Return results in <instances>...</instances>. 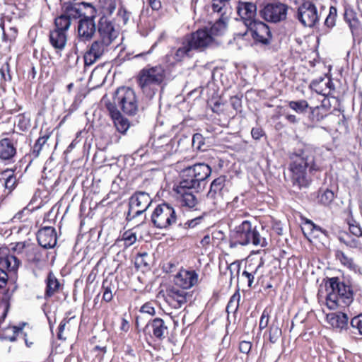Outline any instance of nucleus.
<instances>
[{
  "instance_id": "obj_35",
  "label": "nucleus",
  "mask_w": 362,
  "mask_h": 362,
  "mask_svg": "<svg viewBox=\"0 0 362 362\" xmlns=\"http://www.w3.org/2000/svg\"><path fill=\"white\" fill-rule=\"evenodd\" d=\"M192 50H193L192 47L189 45L188 41L185 38L182 46L175 50L173 58L176 62H181L185 57L189 56Z\"/></svg>"
},
{
  "instance_id": "obj_48",
  "label": "nucleus",
  "mask_w": 362,
  "mask_h": 362,
  "mask_svg": "<svg viewBox=\"0 0 362 362\" xmlns=\"http://www.w3.org/2000/svg\"><path fill=\"white\" fill-rule=\"evenodd\" d=\"M337 16V8L334 6H331L329 8V14L325 19V25L328 28H333L335 25Z\"/></svg>"
},
{
  "instance_id": "obj_41",
  "label": "nucleus",
  "mask_w": 362,
  "mask_h": 362,
  "mask_svg": "<svg viewBox=\"0 0 362 362\" xmlns=\"http://www.w3.org/2000/svg\"><path fill=\"white\" fill-rule=\"evenodd\" d=\"M288 107L297 113L302 114L306 112L307 109L309 107V105L305 100H300L297 101H290Z\"/></svg>"
},
{
  "instance_id": "obj_18",
  "label": "nucleus",
  "mask_w": 362,
  "mask_h": 362,
  "mask_svg": "<svg viewBox=\"0 0 362 362\" xmlns=\"http://www.w3.org/2000/svg\"><path fill=\"white\" fill-rule=\"evenodd\" d=\"M105 107L109 112L117 130L119 133L124 134L130 127L129 119L122 115L119 110H118L115 105H112V102L109 101L106 103Z\"/></svg>"
},
{
  "instance_id": "obj_6",
  "label": "nucleus",
  "mask_w": 362,
  "mask_h": 362,
  "mask_svg": "<svg viewBox=\"0 0 362 362\" xmlns=\"http://www.w3.org/2000/svg\"><path fill=\"white\" fill-rule=\"evenodd\" d=\"M165 78L164 69L160 66L144 68L139 74L137 82L142 91L147 95H153L156 87L159 86Z\"/></svg>"
},
{
  "instance_id": "obj_56",
  "label": "nucleus",
  "mask_w": 362,
  "mask_h": 362,
  "mask_svg": "<svg viewBox=\"0 0 362 362\" xmlns=\"http://www.w3.org/2000/svg\"><path fill=\"white\" fill-rule=\"evenodd\" d=\"M117 16L122 18L124 24L125 25L129 20L131 12L128 11L124 6H121L118 9Z\"/></svg>"
},
{
  "instance_id": "obj_26",
  "label": "nucleus",
  "mask_w": 362,
  "mask_h": 362,
  "mask_svg": "<svg viewBox=\"0 0 362 362\" xmlns=\"http://www.w3.org/2000/svg\"><path fill=\"white\" fill-rule=\"evenodd\" d=\"M146 328H151L153 336L159 340H163L168 334V327L164 320L161 318L156 317L150 321Z\"/></svg>"
},
{
  "instance_id": "obj_27",
  "label": "nucleus",
  "mask_w": 362,
  "mask_h": 362,
  "mask_svg": "<svg viewBox=\"0 0 362 362\" xmlns=\"http://www.w3.org/2000/svg\"><path fill=\"white\" fill-rule=\"evenodd\" d=\"M49 40L55 49L62 51L66 46L67 35L66 33L54 29L49 32Z\"/></svg>"
},
{
  "instance_id": "obj_20",
  "label": "nucleus",
  "mask_w": 362,
  "mask_h": 362,
  "mask_svg": "<svg viewBox=\"0 0 362 362\" xmlns=\"http://www.w3.org/2000/svg\"><path fill=\"white\" fill-rule=\"evenodd\" d=\"M38 244L44 248H52L57 244L55 228L50 226L41 228L37 233Z\"/></svg>"
},
{
  "instance_id": "obj_24",
  "label": "nucleus",
  "mask_w": 362,
  "mask_h": 362,
  "mask_svg": "<svg viewBox=\"0 0 362 362\" xmlns=\"http://www.w3.org/2000/svg\"><path fill=\"white\" fill-rule=\"evenodd\" d=\"M173 281L175 286L182 290L189 289L197 284L198 275L197 273H177Z\"/></svg>"
},
{
  "instance_id": "obj_37",
  "label": "nucleus",
  "mask_w": 362,
  "mask_h": 362,
  "mask_svg": "<svg viewBox=\"0 0 362 362\" xmlns=\"http://www.w3.org/2000/svg\"><path fill=\"white\" fill-rule=\"evenodd\" d=\"M14 123L22 132L28 131L30 127V117L26 113L19 114L16 117Z\"/></svg>"
},
{
  "instance_id": "obj_34",
  "label": "nucleus",
  "mask_w": 362,
  "mask_h": 362,
  "mask_svg": "<svg viewBox=\"0 0 362 362\" xmlns=\"http://www.w3.org/2000/svg\"><path fill=\"white\" fill-rule=\"evenodd\" d=\"M49 136H50L49 133L42 134V132H40V137L37 139L35 144L33 145V146L32 148V154L35 158L38 157L41 150L42 149L44 146L46 144Z\"/></svg>"
},
{
  "instance_id": "obj_32",
  "label": "nucleus",
  "mask_w": 362,
  "mask_h": 362,
  "mask_svg": "<svg viewBox=\"0 0 362 362\" xmlns=\"http://www.w3.org/2000/svg\"><path fill=\"white\" fill-rule=\"evenodd\" d=\"M2 175L5 176L4 185L6 189L8 190V193L11 192L17 186L18 180L16 176L14 175V172L11 169H6Z\"/></svg>"
},
{
  "instance_id": "obj_3",
  "label": "nucleus",
  "mask_w": 362,
  "mask_h": 362,
  "mask_svg": "<svg viewBox=\"0 0 362 362\" xmlns=\"http://www.w3.org/2000/svg\"><path fill=\"white\" fill-rule=\"evenodd\" d=\"M237 223V221H232L230 223H228L230 228V247L245 245L250 243L254 245L261 247L267 245V240L262 237L256 228H252L250 221H243L238 225Z\"/></svg>"
},
{
  "instance_id": "obj_60",
  "label": "nucleus",
  "mask_w": 362,
  "mask_h": 362,
  "mask_svg": "<svg viewBox=\"0 0 362 362\" xmlns=\"http://www.w3.org/2000/svg\"><path fill=\"white\" fill-rule=\"evenodd\" d=\"M252 347V344L250 341H243L240 343L239 349L242 353L247 354Z\"/></svg>"
},
{
  "instance_id": "obj_15",
  "label": "nucleus",
  "mask_w": 362,
  "mask_h": 362,
  "mask_svg": "<svg viewBox=\"0 0 362 362\" xmlns=\"http://www.w3.org/2000/svg\"><path fill=\"white\" fill-rule=\"evenodd\" d=\"M226 176L221 175L211 182L207 197L214 199V204H221L224 202V197L226 193Z\"/></svg>"
},
{
  "instance_id": "obj_44",
  "label": "nucleus",
  "mask_w": 362,
  "mask_h": 362,
  "mask_svg": "<svg viewBox=\"0 0 362 362\" xmlns=\"http://www.w3.org/2000/svg\"><path fill=\"white\" fill-rule=\"evenodd\" d=\"M341 298L336 291L329 293L326 297V304L329 309L335 310L339 305V301Z\"/></svg>"
},
{
  "instance_id": "obj_1",
  "label": "nucleus",
  "mask_w": 362,
  "mask_h": 362,
  "mask_svg": "<svg viewBox=\"0 0 362 362\" xmlns=\"http://www.w3.org/2000/svg\"><path fill=\"white\" fill-rule=\"evenodd\" d=\"M118 31L107 16L100 17L96 24L95 16H84L78 23V37L81 42L95 40L88 47L83 56L85 66H90L100 60L109 47L118 37Z\"/></svg>"
},
{
  "instance_id": "obj_50",
  "label": "nucleus",
  "mask_w": 362,
  "mask_h": 362,
  "mask_svg": "<svg viewBox=\"0 0 362 362\" xmlns=\"http://www.w3.org/2000/svg\"><path fill=\"white\" fill-rule=\"evenodd\" d=\"M146 211V209L141 208H136V209L131 210L130 205H129V209L126 214V221L128 222L132 221L142 215Z\"/></svg>"
},
{
  "instance_id": "obj_19",
  "label": "nucleus",
  "mask_w": 362,
  "mask_h": 362,
  "mask_svg": "<svg viewBox=\"0 0 362 362\" xmlns=\"http://www.w3.org/2000/svg\"><path fill=\"white\" fill-rule=\"evenodd\" d=\"M192 189H195L189 185H185L180 181L177 187V193L180 195L179 201L182 206L188 208H194L197 204V199L193 194Z\"/></svg>"
},
{
  "instance_id": "obj_63",
  "label": "nucleus",
  "mask_w": 362,
  "mask_h": 362,
  "mask_svg": "<svg viewBox=\"0 0 362 362\" xmlns=\"http://www.w3.org/2000/svg\"><path fill=\"white\" fill-rule=\"evenodd\" d=\"M230 105L236 111L239 110L241 107V100L238 97L230 98Z\"/></svg>"
},
{
  "instance_id": "obj_38",
  "label": "nucleus",
  "mask_w": 362,
  "mask_h": 362,
  "mask_svg": "<svg viewBox=\"0 0 362 362\" xmlns=\"http://www.w3.org/2000/svg\"><path fill=\"white\" fill-rule=\"evenodd\" d=\"M310 109L311 111L310 118L313 122H320L328 114V110L325 107L324 105L321 106H317Z\"/></svg>"
},
{
  "instance_id": "obj_40",
  "label": "nucleus",
  "mask_w": 362,
  "mask_h": 362,
  "mask_svg": "<svg viewBox=\"0 0 362 362\" xmlns=\"http://www.w3.org/2000/svg\"><path fill=\"white\" fill-rule=\"evenodd\" d=\"M334 193L333 191L326 189L323 191H320L318 194L319 202L325 205L329 206L334 199Z\"/></svg>"
},
{
  "instance_id": "obj_9",
  "label": "nucleus",
  "mask_w": 362,
  "mask_h": 362,
  "mask_svg": "<svg viewBox=\"0 0 362 362\" xmlns=\"http://www.w3.org/2000/svg\"><path fill=\"white\" fill-rule=\"evenodd\" d=\"M23 134H13L0 139V160L6 164L13 163L17 154V143Z\"/></svg>"
},
{
  "instance_id": "obj_7",
  "label": "nucleus",
  "mask_w": 362,
  "mask_h": 362,
  "mask_svg": "<svg viewBox=\"0 0 362 362\" xmlns=\"http://www.w3.org/2000/svg\"><path fill=\"white\" fill-rule=\"evenodd\" d=\"M211 173V167L205 163H196L186 168L182 171L183 183L192 186L197 191L204 187L205 180Z\"/></svg>"
},
{
  "instance_id": "obj_52",
  "label": "nucleus",
  "mask_w": 362,
  "mask_h": 362,
  "mask_svg": "<svg viewBox=\"0 0 362 362\" xmlns=\"http://www.w3.org/2000/svg\"><path fill=\"white\" fill-rule=\"evenodd\" d=\"M339 240L341 243H343L348 247H350L352 248H357L361 246V243L358 241V240H357L356 238L351 239L347 235L340 236Z\"/></svg>"
},
{
  "instance_id": "obj_46",
  "label": "nucleus",
  "mask_w": 362,
  "mask_h": 362,
  "mask_svg": "<svg viewBox=\"0 0 362 362\" xmlns=\"http://www.w3.org/2000/svg\"><path fill=\"white\" fill-rule=\"evenodd\" d=\"M136 234L133 230H128L122 234V240L125 247L132 245L136 241Z\"/></svg>"
},
{
  "instance_id": "obj_25",
  "label": "nucleus",
  "mask_w": 362,
  "mask_h": 362,
  "mask_svg": "<svg viewBox=\"0 0 362 362\" xmlns=\"http://www.w3.org/2000/svg\"><path fill=\"white\" fill-rule=\"evenodd\" d=\"M152 199L150 195L144 192H136L131 196L129 200L131 210L141 208L147 210L151 204Z\"/></svg>"
},
{
  "instance_id": "obj_21",
  "label": "nucleus",
  "mask_w": 362,
  "mask_h": 362,
  "mask_svg": "<svg viewBox=\"0 0 362 362\" xmlns=\"http://www.w3.org/2000/svg\"><path fill=\"white\" fill-rule=\"evenodd\" d=\"M327 322L335 329L339 332L348 331L349 317L347 314L342 312H336L329 313L326 316Z\"/></svg>"
},
{
  "instance_id": "obj_62",
  "label": "nucleus",
  "mask_w": 362,
  "mask_h": 362,
  "mask_svg": "<svg viewBox=\"0 0 362 362\" xmlns=\"http://www.w3.org/2000/svg\"><path fill=\"white\" fill-rule=\"evenodd\" d=\"M311 266L313 267V271L314 272V269H320V270H325L327 269V267L325 263L320 262L319 259H313Z\"/></svg>"
},
{
  "instance_id": "obj_12",
  "label": "nucleus",
  "mask_w": 362,
  "mask_h": 362,
  "mask_svg": "<svg viewBox=\"0 0 362 362\" xmlns=\"http://www.w3.org/2000/svg\"><path fill=\"white\" fill-rule=\"evenodd\" d=\"M297 19L305 27H313L319 21L316 6L311 1H305L298 8Z\"/></svg>"
},
{
  "instance_id": "obj_43",
  "label": "nucleus",
  "mask_w": 362,
  "mask_h": 362,
  "mask_svg": "<svg viewBox=\"0 0 362 362\" xmlns=\"http://www.w3.org/2000/svg\"><path fill=\"white\" fill-rule=\"evenodd\" d=\"M202 220V216H197L194 218H192L190 219H188L185 221H183L181 218L180 217V220L178 221V226L180 228H184V229H189V228H193L197 225L199 224L201 221Z\"/></svg>"
},
{
  "instance_id": "obj_5",
  "label": "nucleus",
  "mask_w": 362,
  "mask_h": 362,
  "mask_svg": "<svg viewBox=\"0 0 362 362\" xmlns=\"http://www.w3.org/2000/svg\"><path fill=\"white\" fill-rule=\"evenodd\" d=\"M112 105L124 114L134 116L139 112V101L135 91L129 87H119L115 92Z\"/></svg>"
},
{
  "instance_id": "obj_55",
  "label": "nucleus",
  "mask_w": 362,
  "mask_h": 362,
  "mask_svg": "<svg viewBox=\"0 0 362 362\" xmlns=\"http://www.w3.org/2000/svg\"><path fill=\"white\" fill-rule=\"evenodd\" d=\"M349 231L352 235L357 238L362 236V229L359 224H358L356 221H353V223H349Z\"/></svg>"
},
{
  "instance_id": "obj_14",
  "label": "nucleus",
  "mask_w": 362,
  "mask_h": 362,
  "mask_svg": "<svg viewBox=\"0 0 362 362\" xmlns=\"http://www.w3.org/2000/svg\"><path fill=\"white\" fill-rule=\"evenodd\" d=\"M332 291H336L339 297L346 305H350L353 301V291L349 285L340 282L338 278H330L326 283Z\"/></svg>"
},
{
  "instance_id": "obj_4",
  "label": "nucleus",
  "mask_w": 362,
  "mask_h": 362,
  "mask_svg": "<svg viewBox=\"0 0 362 362\" xmlns=\"http://www.w3.org/2000/svg\"><path fill=\"white\" fill-rule=\"evenodd\" d=\"M179 220L180 216L177 214L176 209L167 202L158 204L151 216L153 226L158 229L168 230L177 223Z\"/></svg>"
},
{
  "instance_id": "obj_49",
  "label": "nucleus",
  "mask_w": 362,
  "mask_h": 362,
  "mask_svg": "<svg viewBox=\"0 0 362 362\" xmlns=\"http://www.w3.org/2000/svg\"><path fill=\"white\" fill-rule=\"evenodd\" d=\"M11 67L8 62H6L2 64L0 69V74L1 80L5 82H10L12 80V76L11 73Z\"/></svg>"
},
{
  "instance_id": "obj_23",
  "label": "nucleus",
  "mask_w": 362,
  "mask_h": 362,
  "mask_svg": "<svg viewBox=\"0 0 362 362\" xmlns=\"http://www.w3.org/2000/svg\"><path fill=\"white\" fill-rule=\"evenodd\" d=\"M28 327V324L27 322H21L17 326H11L6 328V331L11 330L12 334L6 337V339L10 341H15L17 339V337L19 334H21L23 336V339L25 340V343L28 347H30L34 343V338L31 337V340L30 341L28 339V334H30L32 329L29 327L30 332L26 331H23L25 327Z\"/></svg>"
},
{
  "instance_id": "obj_28",
  "label": "nucleus",
  "mask_w": 362,
  "mask_h": 362,
  "mask_svg": "<svg viewBox=\"0 0 362 362\" xmlns=\"http://www.w3.org/2000/svg\"><path fill=\"white\" fill-rule=\"evenodd\" d=\"M165 144L163 146H156L155 152L160 155V158H165L166 157L172 155L177 151L175 146V142L169 137H165Z\"/></svg>"
},
{
  "instance_id": "obj_16",
  "label": "nucleus",
  "mask_w": 362,
  "mask_h": 362,
  "mask_svg": "<svg viewBox=\"0 0 362 362\" xmlns=\"http://www.w3.org/2000/svg\"><path fill=\"white\" fill-rule=\"evenodd\" d=\"M191 297L189 293L180 290L175 286H170L166 290L165 300L173 308L178 309L187 302Z\"/></svg>"
},
{
  "instance_id": "obj_45",
  "label": "nucleus",
  "mask_w": 362,
  "mask_h": 362,
  "mask_svg": "<svg viewBox=\"0 0 362 362\" xmlns=\"http://www.w3.org/2000/svg\"><path fill=\"white\" fill-rule=\"evenodd\" d=\"M29 246L30 245H27L25 242L16 243L14 246L11 247V250L14 252V254L11 255H16L21 261V258L24 257L26 250Z\"/></svg>"
},
{
  "instance_id": "obj_11",
  "label": "nucleus",
  "mask_w": 362,
  "mask_h": 362,
  "mask_svg": "<svg viewBox=\"0 0 362 362\" xmlns=\"http://www.w3.org/2000/svg\"><path fill=\"white\" fill-rule=\"evenodd\" d=\"M185 38L193 49L200 51L205 49L215 42L210 34L208 26H204L190 35H186Z\"/></svg>"
},
{
  "instance_id": "obj_54",
  "label": "nucleus",
  "mask_w": 362,
  "mask_h": 362,
  "mask_svg": "<svg viewBox=\"0 0 362 362\" xmlns=\"http://www.w3.org/2000/svg\"><path fill=\"white\" fill-rule=\"evenodd\" d=\"M269 311L267 309H264L260 317L259 327L260 330L264 329L268 326L269 320Z\"/></svg>"
},
{
  "instance_id": "obj_2",
  "label": "nucleus",
  "mask_w": 362,
  "mask_h": 362,
  "mask_svg": "<svg viewBox=\"0 0 362 362\" xmlns=\"http://www.w3.org/2000/svg\"><path fill=\"white\" fill-rule=\"evenodd\" d=\"M290 170L292 173L291 182L293 186L298 189L307 188L310 184L311 178L309 174L322 170L321 163L315 157L313 149L305 147L295 153L293 161L290 164Z\"/></svg>"
},
{
  "instance_id": "obj_42",
  "label": "nucleus",
  "mask_w": 362,
  "mask_h": 362,
  "mask_svg": "<svg viewBox=\"0 0 362 362\" xmlns=\"http://www.w3.org/2000/svg\"><path fill=\"white\" fill-rule=\"evenodd\" d=\"M24 256L28 262L37 263L40 260L41 255L37 248L30 245L29 247L27 248Z\"/></svg>"
},
{
  "instance_id": "obj_8",
  "label": "nucleus",
  "mask_w": 362,
  "mask_h": 362,
  "mask_svg": "<svg viewBox=\"0 0 362 362\" xmlns=\"http://www.w3.org/2000/svg\"><path fill=\"white\" fill-rule=\"evenodd\" d=\"M212 15L216 16L215 22L209 27L210 34L216 42V37L224 35L226 28V0H212Z\"/></svg>"
},
{
  "instance_id": "obj_30",
  "label": "nucleus",
  "mask_w": 362,
  "mask_h": 362,
  "mask_svg": "<svg viewBox=\"0 0 362 362\" xmlns=\"http://www.w3.org/2000/svg\"><path fill=\"white\" fill-rule=\"evenodd\" d=\"M62 10L63 13L71 21L72 19H77L81 16V10L77 4L66 2L62 6Z\"/></svg>"
},
{
  "instance_id": "obj_10",
  "label": "nucleus",
  "mask_w": 362,
  "mask_h": 362,
  "mask_svg": "<svg viewBox=\"0 0 362 362\" xmlns=\"http://www.w3.org/2000/svg\"><path fill=\"white\" fill-rule=\"evenodd\" d=\"M288 6L283 3L267 4L260 11V16L267 22L279 23L286 18Z\"/></svg>"
},
{
  "instance_id": "obj_13",
  "label": "nucleus",
  "mask_w": 362,
  "mask_h": 362,
  "mask_svg": "<svg viewBox=\"0 0 362 362\" xmlns=\"http://www.w3.org/2000/svg\"><path fill=\"white\" fill-rule=\"evenodd\" d=\"M247 27L251 32L253 39L263 45H269L272 39V33L267 24L262 21L250 22Z\"/></svg>"
},
{
  "instance_id": "obj_61",
  "label": "nucleus",
  "mask_w": 362,
  "mask_h": 362,
  "mask_svg": "<svg viewBox=\"0 0 362 362\" xmlns=\"http://www.w3.org/2000/svg\"><path fill=\"white\" fill-rule=\"evenodd\" d=\"M251 134L254 139L258 140L264 135V132L260 127H254L252 129Z\"/></svg>"
},
{
  "instance_id": "obj_51",
  "label": "nucleus",
  "mask_w": 362,
  "mask_h": 362,
  "mask_svg": "<svg viewBox=\"0 0 362 362\" xmlns=\"http://www.w3.org/2000/svg\"><path fill=\"white\" fill-rule=\"evenodd\" d=\"M148 255L147 253H143L139 255L135 260V266L137 269H142L143 267L146 269H148Z\"/></svg>"
},
{
  "instance_id": "obj_57",
  "label": "nucleus",
  "mask_w": 362,
  "mask_h": 362,
  "mask_svg": "<svg viewBox=\"0 0 362 362\" xmlns=\"http://www.w3.org/2000/svg\"><path fill=\"white\" fill-rule=\"evenodd\" d=\"M140 312L149 314L150 315H154L155 309L154 307L153 306V303L151 302L146 303L141 306Z\"/></svg>"
},
{
  "instance_id": "obj_22",
  "label": "nucleus",
  "mask_w": 362,
  "mask_h": 362,
  "mask_svg": "<svg viewBox=\"0 0 362 362\" xmlns=\"http://www.w3.org/2000/svg\"><path fill=\"white\" fill-rule=\"evenodd\" d=\"M238 15L243 20L245 25L250 22L257 21L255 18L256 16L257 6L252 3H240L237 7Z\"/></svg>"
},
{
  "instance_id": "obj_36",
  "label": "nucleus",
  "mask_w": 362,
  "mask_h": 362,
  "mask_svg": "<svg viewBox=\"0 0 362 362\" xmlns=\"http://www.w3.org/2000/svg\"><path fill=\"white\" fill-rule=\"evenodd\" d=\"M71 23V21L64 13H62L54 19V30L66 33L67 30L70 28Z\"/></svg>"
},
{
  "instance_id": "obj_59",
  "label": "nucleus",
  "mask_w": 362,
  "mask_h": 362,
  "mask_svg": "<svg viewBox=\"0 0 362 362\" xmlns=\"http://www.w3.org/2000/svg\"><path fill=\"white\" fill-rule=\"evenodd\" d=\"M239 300H240L239 294L234 293L230 298L229 302L228 303V310L230 308H234L235 310H236V309L238 306Z\"/></svg>"
},
{
  "instance_id": "obj_29",
  "label": "nucleus",
  "mask_w": 362,
  "mask_h": 362,
  "mask_svg": "<svg viewBox=\"0 0 362 362\" xmlns=\"http://www.w3.org/2000/svg\"><path fill=\"white\" fill-rule=\"evenodd\" d=\"M344 18L345 21L349 24L351 33L357 31L360 26V21L357 18L356 13L350 7H345Z\"/></svg>"
},
{
  "instance_id": "obj_53",
  "label": "nucleus",
  "mask_w": 362,
  "mask_h": 362,
  "mask_svg": "<svg viewBox=\"0 0 362 362\" xmlns=\"http://www.w3.org/2000/svg\"><path fill=\"white\" fill-rule=\"evenodd\" d=\"M351 327L362 334V313L354 317L350 322Z\"/></svg>"
},
{
  "instance_id": "obj_31",
  "label": "nucleus",
  "mask_w": 362,
  "mask_h": 362,
  "mask_svg": "<svg viewBox=\"0 0 362 362\" xmlns=\"http://www.w3.org/2000/svg\"><path fill=\"white\" fill-rule=\"evenodd\" d=\"M47 286L45 290V298H50L57 293L60 287V283L54 276L53 273H49L46 279Z\"/></svg>"
},
{
  "instance_id": "obj_58",
  "label": "nucleus",
  "mask_w": 362,
  "mask_h": 362,
  "mask_svg": "<svg viewBox=\"0 0 362 362\" xmlns=\"http://www.w3.org/2000/svg\"><path fill=\"white\" fill-rule=\"evenodd\" d=\"M225 110V104L221 103L219 100L216 101L214 104V106L212 107L213 112L217 113L218 115L223 114Z\"/></svg>"
},
{
  "instance_id": "obj_33",
  "label": "nucleus",
  "mask_w": 362,
  "mask_h": 362,
  "mask_svg": "<svg viewBox=\"0 0 362 362\" xmlns=\"http://www.w3.org/2000/svg\"><path fill=\"white\" fill-rule=\"evenodd\" d=\"M117 0H98V6L103 11V16H112L117 8Z\"/></svg>"
},
{
  "instance_id": "obj_47",
  "label": "nucleus",
  "mask_w": 362,
  "mask_h": 362,
  "mask_svg": "<svg viewBox=\"0 0 362 362\" xmlns=\"http://www.w3.org/2000/svg\"><path fill=\"white\" fill-rule=\"evenodd\" d=\"M269 340L271 343H276L281 336V329L278 325L272 324L269 327Z\"/></svg>"
},
{
  "instance_id": "obj_64",
  "label": "nucleus",
  "mask_w": 362,
  "mask_h": 362,
  "mask_svg": "<svg viewBox=\"0 0 362 362\" xmlns=\"http://www.w3.org/2000/svg\"><path fill=\"white\" fill-rule=\"evenodd\" d=\"M241 263L242 262L240 261H235L228 266V269H229L230 272H240L241 269Z\"/></svg>"
},
{
  "instance_id": "obj_17",
  "label": "nucleus",
  "mask_w": 362,
  "mask_h": 362,
  "mask_svg": "<svg viewBox=\"0 0 362 362\" xmlns=\"http://www.w3.org/2000/svg\"><path fill=\"white\" fill-rule=\"evenodd\" d=\"M22 261L9 253L7 247H0V272H17Z\"/></svg>"
},
{
  "instance_id": "obj_39",
  "label": "nucleus",
  "mask_w": 362,
  "mask_h": 362,
  "mask_svg": "<svg viewBox=\"0 0 362 362\" xmlns=\"http://www.w3.org/2000/svg\"><path fill=\"white\" fill-rule=\"evenodd\" d=\"M336 258L346 269L356 271L357 265L354 262L351 258L346 256L343 252L337 251Z\"/></svg>"
}]
</instances>
